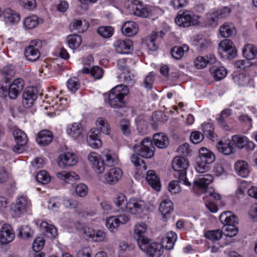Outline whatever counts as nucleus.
Returning a JSON list of instances; mask_svg holds the SVG:
<instances>
[{
    "label": "nucleus",
    "instance_id": "15",
    "mask_svg": "<svg viewBox=\"0 0 257 257\" xmlns=\"http://www.w3.org/2000/svg\"><path fill=\"white\" fill-rule=\"evenodd\" d=\"M15 238V233L12 226L8 224L3 225L0 231V242L7 244L12 241Z\"/></svg>",
    "mask_w": 257,
    "mask_h": 257
},
{
    "label": "nucleus",
    "instance_id": "1",
    "mask_svg": "<svg viewBox=\"0 0 257 257\" xmlns=\"http://www.w3.org/2000/svg\"><path fill=\"white\" fill-rule=\"evenodd\" d=\"M219 220L224 225L222 229L225 236L231 237L237 234L238 228L236 226V224L238 223V219L231 211L223 212L219 216Z\"/></svg>",
    "mask_w": 257,
    "mask_h": 257
},
{
    "label": "nucleus",
    "instance_id": "40",
    "mask_svg": "<svg viewBox=\"0 0 257 257\" xmlns=\"http://www.w3.org/2000/svg\"><path fill=\"white\" fill-rule=\"evenodd\" d=\"M82 72L85 74L90 73L95 79H100L103 74V69L97 66H93L90 69L88 68H84L82 69Z\"/></svg>",
    "mask_w": 257,
    "mask_h": 257
},
{
    "label": "nucleus",
    "instance_id": "28",
    "mask_svg": "<svg viewBox=\"0 0 257 257\" xmlns=\"http://www.w3.org/2000/svg\"><path fill=\"white\" fill-rule=\"evenodd\" d=\"M4 19L6 23L10 24H16L20 20L18 13L11 9H6L3 12Z\"/></svg>",
    "mask_w": 257,
    "mask_h": 257
},
{
    "label": "nucleus",
    "instance_id": "3",
    "mask_svg": "<svg viewBox=\"0 0 257 257\" xmlns=\"http://www.w3.org/2000/svg\"><path fill=\"white\" fill-rule=\"evenodd\" d=\"M189 165L188 160L185 158L180 156L174 158L172 163L173 169L178 173L179 181L188 186L191 185L190 182L186 178V169Z\"/></svg>",
    "mask_w": 257,
    "mask_h": 257
},
{
    "label": "nucleus",
    "instance_id": "49",
    "mask_svg": "<svg viewBox=\"0 0 257 257\" xmlns=\"http://www.w3.org/2000/svg\"><path fill=\"white\" fill-rule=\"evenodd\" d=\"M115 204L122 211H125L127 202L124 194L119 193L114 200Z\"/></svg>",
    "mask_w": 257,
    "mask_h": 257
},
{
    "label": "nucleus",
    "instance_id": "27",
    "mask_svg": "<svg viewBox=\"0 0 257 257\" xmlns=\"http://www.w3.org/2000/svg\"><path fill=\"white\" fill-rule=\"evenodd\" d=\"M146 180L150 186L157 191H159L161 184L158 177L154 170H149L146 175Z\"/></svg>",
    "mask_w": 257,
    "mask_h": 257
},
{
    "label": "nucleus",
    "instance_id": "14",
    "mask_svg": "<svg viewBox=\"0 0 257 257\" xmlns=\"http://www.w3.org/2000/svg\"><path fill=\"white\" fill-rule=\"evenodd\" d=\"M97 153L91 152L88 155V160L92 164L94 171L98 174L102 173L104 171L102 158Z\"/></svg>",
    "mask_w": 257,
    "mask_h": 257
},
{
    "label": "nucleus",
    "instance_id": "16",
    "mask_svg": "<svg viewBox=\"0 0 257 257\" xmlns=\"http://www.w3.org/2000/svg\"><path fill=\"white\" fill-rule=\"evenodd\" d=\"M27 207V199L24 197L18 198L16 203L11 208L12 215L15 217H20L26 212Z\"/></svg>",
    "mask_w": 257,
    "mask_h": 257
},
{
    "label": "nucleus",
    "instance_id": "7",
    "mask_svg": "<svg viewBox=\"0 0 257 257\" xmlns=\"http://www.w3.org/2000/svg\"><path fill=\"white\" fill-rule=\"evenodd\" d=\"M134 149L138 155L145 158H151L153 157L155 148L151 139H144L141 145H135Z\"/></svg>",
    "mask_w": 257,
    "mask_h": 257
},
{
    "label": "nucleus",
    "instance_id": "24",
    "mask_svg": "<svg viewBox=\"0 0 257 257\" xmlns=\"http://www.w3.org/2000/svg\"><path fill=\"white\" fill-rule=\"evenodd\" d=\"M216 61V59L213 55H210L205 57L199 56L197 57L194 61V65L197 69H203L207 64H213Z\"/></svg>",
    "mask_w": 257,
    "mask_h": 257
},
{
    "label": "nucleus",
    "instance_id": "25",
    "mask_svg": "<svg viewBox=\"0 0 257 257\" xmlns=\"http://www.w3.org/2000/svg\"><path fill=\"white\" fill-rule=\"evenodd\" d=\"M177 238V234L175 232L170 231L168 232L165 237L162 239L161 244L162 247L168 250L172 249Z\"/></svg>",
    "mask_w": 257,
    "mask_h": 257
},
{
    "label": "nucleus",
    "instance_id": "33",
    "mask_svg": "<svg viewBox=\"0 0 257 257\" xmlns=\"http://www.w3.org/2000/svg\"><path fill=\"white\" fill-rule=\"evenodd\" d=\"M40 227L45 233V235L49 238H54L57 234V230L54 226L49 224L46 221H42L40 223Z\"/></svg>",
    "mask_w": 257,
    "mask_h": 257
},
{
    "label": "nucleus",
    "instance_id": "64",
    "mask_svg": "<svg viewBox=\"0 0 257 257\" xmlns=\"http://www.w3.org/2000/svg\"><path fill=\"white\" fill-rule=\"evenodd\" d=\"M20 4L26 9L33 10L36 7L35 0H20Z\"/></svg>",
    "mask_w": 257,
    "mask_h": 257
},
{
    "label": "nucleus",
    "instance_id": "34",
    "mask_svg": "<svg viewBox=\"0 0 257 257\" xmlns=\"http://www.w3.org/2000/svg\"><path fill=\"white\" fill-rule=\"evenodd\" d=\"M220 35L224 38L230 37L236 33V30L232 24L225 23L219 29Z\"/></svg>",
    "mask_w": 257,
    "mask_h": 257
},
{
    "label": "nucleus",
    "instance_id": "13",
    "mask_svg": "<svg viewBox=\"0 0 257 257\" xmlns=\"http://www.w3.org/2000/svg\"><path fill=\"white\" fill-rule=\"evenodd\" d=\"M25 82L21 78H17L14 80L12 83L9 85L10 88V98L11 99H16L24 87Z\"/></svg>",
    "mask_w": 257,
    "mask_h": 257
},
{
    "label": "nucleus",
    "instance_id": "4",
    "mask_svg": "<svg viewBox=\"0 0 257 257\" xmlns=\"http://www.w3.org/2000/svg\"><path fill=\"white\" fill-rule=\"evenodd\" d=\"M241 147V137L234 135L231 140H227L225 142L221 140L217 144L218 151L225 155H229L234 153L236 148Z\"/></svg>",
    "mask_w": 257,
    "mask_h": 257
},
{
    "label": "nucleus",
    "instance_id": "63",
    "mask_svg": "<svg viewBox=\"0 0 257 257\" xmlns=\"http://www.w3.org/2000/svg\"><path fill=\"white\" fill-rule=\"evenodd\" d=\"M209 164H207V163L204 162L197 159V166L195 167V169L197 172L203 173L209 170Z\"/></svg>",
    "mask_w": 257,
    "mask_h": 257
},
{
    "label": "nucleus",
    "instance_id": "53",
    "mask_svg": "<svg viewBox=\"0 0 257 257\" xmlns=\"http://www.w3.org/2000/svg\"><path fill=\"white\" fill-rule=\"evenodd\" d=\"M119 225V220L115 216H110L107 218L106 226L111 231L114 232Z\"/></svg>",
    "mask_w": 257,
    "mask_h": 257
},
{
    "label": "nucleus",
    "instance_id": "18",
    "mask_svg": "<svg viewBox=\"0 0 257 257\" xmlns=\"http://www.w3.org/2000/svg\"><path fill=\"white\" fill-rule=\"evenodd\" d=\"M101 158L103 165L108 167H113L118 164L117 156L111 151L105 150L101 153Z\"/></svg>",
    "mask_w": 257,
    "mask_h": 257
},
{
    "label": "nucleus",
    "instance_id": "47",
    "mask_svg": "<svg viewBox=\"0 0 257 257\" xmlns=\"http://www.w3.org/2000/svg\"><path fill=\"white\" fill-rule=\"evenodd\" d=\"M13 136L16 143H21L22 145H26L28 142L27 135L22 131L19 129L14 130Z\"/></svg>",
    "mask_w": 257,
    "mask_h": 257
},
{
    "label": "nucleus",
    "instance_id": "41",
    "mask_svg": "<svg viewBox=\"0 0 257 257\" xmlns=\"http://www.w3.org/2000/svg\"><path fill=\"white\" fill-rule=\"evenodd\" d=\"M242 53L245 58L253 59L257 55V49L252 44H247L244 46Z\"/></svg>",
    "mask_w": 257,
    "mask_h": 257
},
{
    "label": "nucleus",
    "instance_id": "61",
    "mask_svg": "<svg viewBox=\"0 0 257 257\" xmlns=\"http://www.w3.org/2000/svg\"><path fill=\"white\" fill-rule=\"evenodd\" d=\"M18 236L24 238H29L32 236L30 228L27 225H23L18 228Z\"/></svg>",
    "mask_w": 257,
    "mask_h": 257
},
{
    "label": "nucleus",
    "instance_id": "11",
    "mask_svg": "<svg viewBox=\"0 0 257 257\" xmlns=\"http://www.w3.org/2000/svg\"><path fill=\"white\" fill-rule=\"evenodd\" d=\"M131 3H132L134 15L144 18H147L152 16L151 9L147 7H143L142 3L140 1L131 0Z\"/></svg>",
    "mask_w": 257,
    "mask_h": 257
},
{
    "label": "nucleus",
    "instance_id": "5",
    "mask_svg": "<svg viewBox=\"0 0 257 257\" xmlns=\"http://www.w3.org/2000/svg\"><path fill=\"white\" fill-rule=\"evenodd\" d=\"M139 248L151 257H160L163 252L161 244L153 242L150 239L146 241H140Z\"/></svg>",
    "mask_w": 257,
    "mask_h": 257
},
{
    "label": "nucleus",
    "instance_id": "39",
    "mask_svg": "<svg viewBox=\"0 0 257 257\" xmlns=\"http://www.w3.org/2000/svg\"><path fill=\"white\" fill-rule=\"evenodd\" d=\"M173 209V204L172 202L168 199H165L162 201L160 204L159 210L162 215L165 216L172 211Z\"/></svg>",
    "mask_w": 257,
    "mask_h": 257
},
{
    "label": "nucleus",
    "instance_id": "56",
    "mask_svg": "<svg viewBox=\"0 0 257 257\" xmlns=\"http://www.w3.org/2000/svg\"><path fill=\"white\" fill-rule=\"evenodd\" d=\"M90 233L88 234L87 235L95 241H101L104 240L105 237V233L104 231L98 230L96 231L91 230L89 231Z\"/></svg>",
    "mask_w": 257,
    "mask_h": 257
},
{
    "label": "nucleus",
    "instance_id": "59",
    "mask_svg": "<svg viewBox=\"0 0 257 257\" xmlns=\"http://www.w3.org/2000/svg\"><path fill=\"white\" fill-rule=\"evenodd\" d=\"M252 120L247 115H242V131L243 133H247L251 127Z\"/></svg>",
    "mask_w": 257,
    "mask_h": 257
},
{
    "label": "nucleus",
    "instance_id": "46",
    "mask_svg": "<svg viewBox=\"0 0 257 257\" xmlns=\"http://www.w3.org/2000/svg\"><path fill=\"white\" fill-rule=\"evenodd\" d=\"M120 77L123 78V82L127 84L133 85L135 82V76L134 72L128 69H126L120 74Z\"/></svg>",
    "mask_w": 257,
    "mask_h": 257
},
{
    "label": "nucleus",
    "instance_id": "21",
    "mask_svg": "<svg viewBox=\"0 0 257 257\" xmlns=\"http://www.w3.org/2000/svg\"><path fill=\"white\" fill-rule=\"evenodd\" d=\"M37 97L38 95L35 89L29 88L26 90L23 94L22 104L24 107L26 108L31 107L37 98Z\"/></svg>",
    "mask_w": 257,
    "mask_h": 257
},
{
    "label": "nucleus",
    "instance_id": "10",
    "mask_svg": "<svg viewBox=\"0 0 257 257\" xmlns=\"http://www.w3.org/2000/svg\"><path fill=\"white\" fill-rule=\"evenodd\" d=\"M146 207V204L144 201L138 199H131L127 202V205L125 211L132 214H140L143 212Z\"/></svg>",
    "mask_w": 257,
    "mask_h": 257
},
{
    "label": "nucleus",
    "instance_id": "58",
    "mask_svg": "<svg viewBox=\"0 0 257 257\" xmlns=\"http://www.w3.org/2000/svg\"><path fill=\"white\" fill-rule=\"evenodd\" d=\"M67 86L70 91L75 92L80 86L78 79L76 77L70 78L67 81Z\"/></svg>",
    "mask_w": 257,
    "mask_h": 257
},
{
    "label": "nucleus",
    "instance_id": "54",
    "mask_svg": "<svg viewBox=\"0 0 257 257\" xmlns=\"http://www.w3.org/2000/svg\"><path fill=\"white\" fill-rule=\"evenodd\" d=\"M2 74L6 79V82H8L14 77L15 74V70L12 65H8L3 68Z\"/></svg>",
    "mask_w": 257,
    "mask_h": 257
},
{
    "label": "nucleus",
    "instance_id": "43",
    "mask_svg": "<svg viewBox=\"0 0 257 257\" xmlns=\"http://www.w3.org/2000/svg\"><path fill=\"white\" fill-rule=\"evenodd\" d=\"M81 42V38L77 34L71 35L67 37L68 44L69 47L72 49L78 48Z\"/></svg>",
    "mask_w": 257,
    "mask_h": 257
},
{
    "label": "nucleus",
    "instance_id": "9",
    "mask_svg": "<svg viewBox=\"0 0 257 257\" xmlns=\"http://www.w3.org/2000/svg\"><path fill=\"white\" fill-rule=\"evenodd\" d=\"M42 47L40 40L31 41L30 45L25 50V56L26 59L31 62L37 61L40 56L39 49Z\"/></svg>",
    "mask_w": 257,
    "mask_h": 257
},
{
    "label": "nucleus",
    "instance_id": "57",
    "mask_svg": "<svg viewBox=\"0 0 257 257\" xmlns=\"http://www.w3.org/2000/svg\"><path fill=\"white\" fill-rule=\"evenodd\" d=\"M36 179L38 182L43 184H46L50 182L51 177L46 171L43 170L40 171L36 176Z\"/></svg>",
    "mask_w": 257,
    "mask_h": 257
},
{
    "label": "nucleus",
    "instance_id": "23",
    "mask_svg": "<svg viewBox=\"0 0 257 257\" xmlns=\"http://www.w3.org/2000/svg\"><path fill=\"white\" fill-rule=\"evenodd\" d=\"M53 136L52 133L48 130L40 131L36 137L37 142L41 146L49 145L52 141Z\"/></svg>",
    "mask_w": 257,
    "mask_h": 257
},
{
    "label": "nucleus",
    "instance_id": "55",
    "mask_svg": "<svg viewBox=\"0 0 257 257\" xmlns=\"http://www.w3.org/2000/svg\"><path fill=\"white\" fill-rule=\"evenodd\" d=\"M202 127V130L204 135L206 136L209 139L213 140L215 138L213 124L211 123H206L203 124Z\"/></svg>",
    "mask_w": 257,
    "mask_h": 257
},
{
    "label": "nucleus",
    "instance_id": "30",
    "mask_svg": "<svg viewBox=\"0 0 257 257\" xmlns=\"http://www.w3.org/2000/svg\"><path fill=\"white\" fill-rule=\"evenodd\" d=\"M153 141L155 145L159 148H166L169 144V139L163 133H156L154 135Z\"/></svg>",
    "mask_w": 257,
    "mask_h": 257
},
{
    "label": "nucleus",
    "instance_id": "35",
    "mask_svg": "<svg viewBox=\"0 0 257 257\" xmlns=\"http://www.w3.org/2000/svg\"><path fill=\"white\" fill-rule=\"evenodd\" d=\"M210 72L216 80L223 79L227 74V71L223 67L212 66L210 68Z\"/></svg>",
    "mask_w": 257,
    "mask_h": 257
},
{
    "label": "nucleus",
    "instance_id": "48",
    "mask_svg": "<svg viewBox=\"0 0 257 257\" xmlns=\"http://www.w3.org/2000/svg\"><path fill=\"white\" fill-rule=\"evenodd\" d=\"M207 21L210 25L216 26L220 19L216 9H213L206 14Z\"/></svg>",
    "mask_w": 257,
    "mask_h": 257
},
{
    "label": "nucleus",
    "instance_id": "2",
    "mask_svg": "<svg viewBox=\"0 0 257 257\" xmlns=\"http://www.w3.org/2000/svg\"><path fill=\"white\" fill-rule=\"evenodd\" d=\"M130 91L125 85H117L113 88L109 95V103L114 108H123L125 107L126 101L125 97Z\"/></svg>",
    "mask_w": 257,
    "mask_h": 257
},
{
    "label": "nucleus",
    "instance_id": "50",
    "mask_svg": "<svg viewBox=\"0 0 257 257\" xmlns=\"http://www.w3.org/2000/svg\"><path fill=\"white\" fill-rule=\"evenodd\" d=\"M23 23L26 29H33L38 24V18L36 16L28 17L24 19Z\"/></svg>",
    "mask_w": 257,
    "mask_h": 257
},
{
    "label": "nucleus",
    "instance_id": "37",
    "mask_svg": "<svg viewBox=\"0 0 257 257\" xmlns=\"http://www.w3.org/2000/svg\"><path fill=\"white\" fill-rule=\"evenodd\" d=\"M67 132L70 136L74 139L79 138L82 134V128L78 123H72L67 129Z\"/></svg>",
    "mask_w": 257,
    "mask_h": 257
},
{
    "label": "nucleus",
    "instance_id": "38",
    "mask_svg": "<svg viewBox=\"0 0 257 257\" xmlns=\"http://www.w3.org/2000/svg\"><path fill=\"white\" fill-rule=\"evenodd\" d=\"M84 24H83L81 20H74L70 24L69 28L71 31H76L78 33H83L85 31L88 25L85 21H84Z\"/></svg>",
    "mask_w": 257,
    "mask_h": 257
},
{
    "label": "nucleus",
    "instance_id": "62",
    "mask_svg": "<svg viewBox=\"0 0 257 257\" xmlns=\"http://www.w3.org/2000/svg\"><path fill=\"white\" fill-rule=\"evenodd\" d=\"M120 128L123 134L126 136H128L130 133V123L127 119H122L119 123Z\"/></svg>",
    "mask_w": 257,
    "mask_h": 257
},
{
    "label": "nucleus",
    "instance_id": "36",
    "mask_svg": "<svg viewBox=\"0 0 257 257\" xmlns=\"http://www.w3.org/2000/svg\"><path fill=\"white\" fill-rule=\"evenodd\" d=\"M57 176L59 179L64 180L67 183L71 182L79 179V176L75 172L62 171L57 173Z\"/></svg>",
    "mask_w": 257,
    "mask_h": 257
},
{
    "label": "nucleus",
    "instance_id": "6",
    "mask_svg": "<svg viewBox=\"0 0 257 257\" xmlns=\"http://www.w3.org/2000/svg\"><path fill=\"white\" fill-rule=\"evenodd\" d=\"M218 53L224 59H232L237 55V50L232 42L227 39L222 40L218 45Z\"/></svg>",
    "mask_w": 257,
    "mask_h": 257
},
{
    "label": "nucleus",
    "instance_id": "12",
    "mask_svg": "<svg viewBox=\"0 0 257 257\" xmlns=\"http://www.w3.org/2000/svg\"><path fill=\"white\" fill-rule=\"evenodd\" d=\"M60 167H67L75 165L78 162L77 156L71 152H66L59 157Z\"/></svg>",
    "mask_w": 257,
    "mask_h": 257
},
{
    "label": "nucleus",
    "instance_id": "45",
    "mask_svg": "<svg viewBox=\"0 0 257 257\" xmlns=\"http://www.w3.org/2000/svg\"><path fill=\"white\" fill-rule=\"evenodd\" d=\"M96 124L97 127L96 128L99 129V134H100V132L106 135L109 134V124L105 119L102 117L98 118L96 121Z\"/></svg>",
    "mask_w": 257,
    "mask_h": 257
},
{
    "label": "nucleus",
    "instance_id": "19",
    "mask_svg": "<svg viewBox=\"0 0 257 257\" xmlns=\"http://www.w3.org/2000/svg\"><path fill=\"white\" fill-rule=\"evenodd\" d=\"M115 50L119 54H127L132 50V42L128 40H117L113 44Z\"/></svg>",
    "mask_w": 257,
    "mask_h": 257
},
{
    "label": "nucleus",
    "instance_id": "52",
    "mask_svg": "<svg viewBox=\"0 0 257 257\" xmlns=\"http://www.w3.org/2000/svg\"><path fill=\"white\" fill-rule=\"evenodd\" d=\"M98 34L104 38H109L113 34V29L109 26H101L97 28Z\"/></svg>",
    "mask_w": 257,
    "mask_h": 257
},
{
    "label": "nucleus",
    "instance_id": "22",
    "mask_svg": "<svg viewBox=\"0 0 257 257\" xmlns=\"http://www.w3.org/2000/svg\"><path fill=\"white\" fill-rule=\"evenodd\" d=\"M147 228V225L144 222H141L136 225L134 229L135 238L138 245L140 244V241H142V242L146 241L149 239L145 235Z\"/></svg>",
    "mask_w": 257,
    "mask_h": 257
},
{
    "label": "nucleus",
    "instance_id": "17",
    "mask_svg": "<svg viewBox=\"0 0 257 257\" xmlns=\"http://www.w3.org/2000/svg\"><path fill=\"white\" fill-rule=\"evenodd\" d=\"M87 141L88 145L92 148L96 149L100 147L102 142L100 139L99 129H91L88 134Z\"/></svg>",
    "mask_w": 257,
    "mask_h": 257
},
{
    "label": "nucleus",
    "instance_id": "51",
    "mask_svg": "<svg viewBox=\"0 0 257 257\" xmlns=\"http://www.w3.org/2000/svg\"><path fill=\"white\" fill-rule=\"evenodd\" d=\"M223 233V230L220 229H216L213 230H209L205 234V236L212 241L218 240L221 238Z\"/></svg>",
    "mask_w": 257,
    "mask_h": 257
},
{
    "label": "nucleus",
    "instance_id": "29",
    "mask_svg": "<svg viewBox=\"0 0 257 257\" xmlns=\"http://www.w3.org/2000/svg\"><path fill=\"white\" fill-rule=\"evenodd\" d=\"M198 159L210 164L214 161L215 156L210 150L205 148H202L199 151Z\"/></svg>",
    "mask_w": 257,
    "mask_h": 257
},
{
    "label": "nucleus",
    "instance_id": "42",
    "mask_svg": "<svg viewBox=\"0 0 257 257\" xmlns=\"http://www.w3.org/2000/svg\"><path fill=\"white\" fill-rule=\"evenodd\" d=\"M189 50V47L186 45H183L182 47L175 46L171 49L172 56L177 60L180 59L184 55L185 52Z\"/></svg>",
    "mask_w": 257,
    "mask_h": 257
},
{
    "label": "nucleus",
    "instance_id": "8",
    "mask_svg": "<svg viewBox=\"0 0 257 257\" xmlns=\"http://www.w3.org/2000/svg\"><path fill=\"white\" fill-rule=\"evenodd\" d=\"M175 23L179 27H189L198 25V18L192 12L185 11L175 18Z\"/></svg>",
    "mask_w": 257,
    "mask_h": 257
},
{
    "label": "nucleus",
    "instance_id": "26",
    "mask_svg": "<svg viewBox=\"0 0 257 257\" xmlns=\"http://www.w3.org/2000/svg\"><path fill=\"white\" fill-rule=\"evenodd\" d=\"M121 29L122 33L128 37L135 35L138 31L137 24L132 21L125 22L122 26Z\"/></svg>",
    "mask_w": 257,
    "mask_h": 257
},
{
    "label": "nucleus",
    "instance_id": "31",
    "mask_svg": "<svg viewBox=\"0 0 257 257\" xmlns=\"http://www.w3.org/2000/svg\"><path fill=\"white\" fill-rule=\"evenodd\" d=\"M231 113L232 111L230 109H225L221 112L219 116L216 118L218 124L225 130L228 128L227 120Z\"/></svg>",
    "mask_w": 257,
    "mask_h": 257
},
{
    "label": "nucleus",
    "instance_id": "60",
    "mask_svg": "<svg viewBox=\"0 0 257 257\" xmlns=\"http://www.w3.org/2000/svg\"><path fill=\"white\" fill-rule=\"evenodd\" d=\"M131 160L135 166H142L144 170L147 169V166L145 164L144 160L140 158L137 154H132L131 156Z\"/></svg>",
    "mask_w": 257,
    "mask_h": 257
},
{
    "label": "nucleus",
    "instance_id": "20",
    "mask_svg": "<svg viewBox=\"0 0 257 257\" xmlns=\"http://www.w3.org/2000/svg\"><path fill=\"white\" fill-rule=\"evenodd\" d=\"M123 172L120 168H112L105 175V180L109 184H114L121 178Z\"/></svg>",
    "mask_w": 257,
    "mask_h": 257
},
{
    "label": "nucleus",
    "instance_id": "32",
    "mask_svg": "<svg viewBox=\"0 0 257 257\" xmlns=\"http://www.w3.org/2000/svg\"><path fill=\"white\" fill-rule=\"evenodd\" d=\"M213 176L208 174L199 176L198 180L194 181V184L202 189H205L213 181Z\"/></svg>",
    "mask_w": 257,
    "mask_h": 257
},
{
    "label": "nucleus",
    "instance_id": "44",
    "mask_svg": "<svg viewBox=\"0 0 257 257\" xmlns=\"http://www.w3.org/2000/svg\"><path fill=\"white\" fill-rule=\"evenodd\" d=\"M164 34V33L162 31L159 32L155 33L148 39L147 45L151 50L156 51L157 50L158 46L155 44V40L159 37H163Z\"/></svg>",
    "mask_w": 257,
    "mask_h": 257
}]
</instances>
